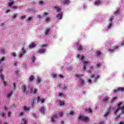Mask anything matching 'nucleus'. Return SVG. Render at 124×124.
Masks as SVG:
<instances>
[{
  "label": "nucleus",
  "mask_w": 124,
  "mask_h": 124,
  "mask_svg": "<svg viewBox=\"0 0 124 124\" xmlns=\"http://www.w3.org/2000/svg\"><path fill=\"white\" fill-rule=\"evenodd\" d=\"M49 21H50V17H47L45 19L46 23H48Z\"/></svg>",
  "instance_id": "37"
},
{
  "label": "nucleus",
  "mask_w": 124,
  "mask_h": 124,
  "mask_svg": "<svg viewBox=\"0 0 124 124\" xmlns=\"http://www.w3.org/2000/svg\"><path fill=\"white\" fill-rule=\"evenodd\" d=\"M84 66L83 68H82V70L83 71H84V70H86V65L87 64H89V61H84Z\"/></svg>",
  "instance_id": "9"
},
{
  "label": "nucleus",
  "mask_w": 124,
  "mask_h": 124,
  "mask_svg": "<svg viewBox=\"0 0 124 124\" xmlns=\"http://www.w3.org/2000/svg\"><path fill=\"white\" fill-rule=\"evenodd\" d=\"M117 99H118V98L117 97H114L112 98L110 100L111 104H113L115 102V101H116V100H117Z\"/></svg>",
  "instance_id": "16"
},
{
  "label": "nucleus",
  "mask_w": 124,
  "mask_h": 124,
  "mask_svg": "<svg viewBox=\"0 0 124 124\" xmlns=\"http://www.w3.org/2000/svg\"><path fill=\"white\" fill-rule=\"evenodd\" d=\"M15 3L14 1H12L11 2L9 3V6H10L11 8H13L14 9H17V8H18V7L16 6H12Z\"/></svg>",
  "instance_id": "5"
},
{
  "label": "nucleus",
  "mask_w": 124,
  "mask_h": 124,
  "mask_svg": "<svg viewBox=\"0 0 124 124\" xmlns=\"http://www.w3.org/2000/svg\"><path fill=\"white\" fill-rule=\"evenodd\" d=\"M8 117L10 118L11 117V111H9L8 112Z\"/></svg>",
  "instance_id": "45"
},
{
  "label": "nucleus",
  "mask_w": 124,
  "mask_h": 124,
  "mask_svg": "<svg viewBox=\"0 0 124 124\" xmlns=\"http://www.w3.org/2000/svg\"><path fill=\"white\" fill-rule=\"evenodd\" d=\"M45 48H43V49H40L38 50V53L39 54H43L45 53Z\"/></svg>",
  "instance_id": "13"
},
{
  "label": "nucleus",
  "mask_w": 124,
  "mask_h": 124,
  "mask_svg": "<svg viewBox=\"0 0 124 124\" xmlns=\"http://www.w3.org/2000/svg\"><path fill=\"white\" fill-rule=\"evenodd\" d=\"M34 80V76L31 75L30 77V82H32Z\"/></svg>",
  "instance_id": "23"
},
{
  "label": "nucleus",
  "mask_w": 124,
  "mask_h": 124,
  "mask_svg": "<svg viewBox=\"0 0 124 124\" xmlns=\"http://www.w3.org/2000/svg\"><path fill=\"white\" fill-rule=\"evenodd\" d=\"M5 60V57H3L0 60V63H1V62H3Z\"/></svg>",
  "instance_id": "38"
},
{
  "label": "nucleus",
  "mask_w": 124,
  "mask_h": 124,
  "mask_svg": "<svg viewBox=\"0 0 124 124\" xmlns=\"http://www.w3.org/2000/svg\"><path fill=\"white\" fill-rule=\"evenodd\" d=\"M78 51H82L83 50V46L82 45L77 46Z\"/></svg>",
  "instance_id": "21"
},
{
  "label": "nucleus",
  "mask_w": 124,
  "mask_h": 124,
  "mask_svg": "<svg viewBox=\"0 0 124 124\" xmlns=\"http://www.w3.org/2000/svg\"><path fill=\"white\" fill-rule=\"evenodd\" d=\"M40 112H41V113H45V108L44 107H41L40 108Z\"/></svg>",
  "instance_id": "20"
},
{
  "label": "nucleus",
  "mask_w": 124,
  "mask_h": 124,
  "mask_svg": "<svg viewBox=\"0 0 124 124\" xmlns=\"http://www.w3.org/2000/svg\"><path fill=\"white\" fill-rule=\"evenodd\" d=\"M26 18V16H22L20 17L21 20H24V19Z\"/></svg>",
  "instance_id": "43"
},
{
  "label": "nucleus",
  "mask_w": 124,
  "mask_h": 124,
  "mask_svg": "<svg viewBox=\"0 0 124 124\" xmlns=\"http://www.w3.org/2000/svg\"><path fill=\"white\" fill-rule=\"evenodd\" d=\"M63 3L64 4H69V0H64Z\"/></svg>",
  "instance_id": "30"
},
{
  "label": "nucleus",
  "mask_w": 124,
  "mask_h": 124,
  "mask_svg": "<svg viewBox=\"0 0 124 124\" xmlns=\"http://www.w3.org/2000/svg\"><path fill=\"white\" fill-rule=\"evenodd\" d=\"M59 116H60V118H62V116H63V113L62 112H60Z\"/></svg>",
  "instance_id": "42"
},
{
  "label": "nucleus",
  "mask_w": 124,
  "mask_h": 124,
  "mask_svg": "<svg viewBox=\"0 0 124 124\" xmlns=\"http://www.w3.org/2000/svg\"><path fill=\"white\" fill-rule=\"evenodd\" d=\"M54 9H56V12H60L62 9L61 8L59 7V6H53Z\"/></svg>",
  "instance_id": "11"
},
{
  "label": "nucleus",
  "mask_w": 124,
  "mask_h": 124,
  "mask_svg": "<svg viewBox=\"0 0 124 124\" xmlns=\"http://www.w3.org/2000/svg\"><path fill=\"white\" fill-rule=\"evenodd\" d=\"M37 93V89H34L33 91L34 94H35V93Z\"/></svg>",
  "instance_id": "46"
},
{
  "label": "nucleus",
  "mask_w": 124,
  "mask_h": 124,
  "mask_svg": "<svg viewBox=\"0 0 124 124\" xmlns=\"http://www.w3.org/2000/svg\"><path fill=\"white\" fill-rule=\"evenodd\" d=\"M120 117H121V115H117L115 118V120H118V119H119V118H120Z\"/></svg>",
  "instance_id": "50"
},
{
  "label": "nucleus",
  "mask_w": 124,
  "mask_h": 124,
  "mask_svg": "<svg viewBox=\"0 0 124 124\" xmlns=\"http://www.w3.org/2000/svg\"><path fill=\"white\" fill-rule=\"evenodd\" d=\"M118 91L119 92H124V88L120 87V88H118Z\"/></svg>",
  "instance_id": "26"
},
{
  "label": "nucleus",
  "mask_w": 124,
  "mask_h": 124,
  "mask_svg": "<svg viewBox=\"0 0 124 124\" xmlns=\"http://www.w3.org/2000/svg\"><path fill=\"white\" fill-rule=\"evenodd\" d=\"M14 87L15 90H16V83H14Z\"/></svg>",
  "instance_id": "57"
},
{
  "label": "nucleus",
  "mask_w": 124,
  "mask_h": 124,
  "mask_svg": "<svg viewBox=\"0 0 124 124\" xmlns=\"http://www.w3.org/2000/svg\"><path fill=\"white\" fill-rule=\"evenodd\" d=\"M0 76H1V79H2V80H3V79H4V78L3 77V75L2 74H1L0 75Z\"/></svg>",
  "instance_id": "54"
},
{
  "label": "nucleus",
  "mask_w": 124,
  "mask_h": 124,
  "mask_svg": "<svg viewBox=\"0 0 124 124\" xmlns=\"http://www.w3.org/2000/svg\"><path fill=\"white\" fill-rule=\"evenodd\" d=\"M101 2V1H100V0H98V1H96L95 2V4L96 5H98V4H100V3Z\"/></svg>",
  "instance_id": "33"
},
{
  "label": "nucleus",
  "mask_w": 124,
  "mask_h": 124,
  "mask_svg": "<svg viewBox=\"0 0 124 124\" xmlns=\"http://www.w3.org/2000/svg\"><path fill=\"white\" fill-rule=\"evenodd\" d=\"M36 46V44L35 42H32L31 44L29 45V48L31 49L32 48H34Z\"/></svg>",
  "instance_id": "10"
},
{
  "label": "nucleus",
  "mask_w": 124,
  "mask_h": 124,
  "mask_svg": "<svg viewBox=\"0 0 124 124\" xmlns=\"http://www.w3.org/2000/svg\"><path fill=\"white\" fill-rule=\"evenodd\" d=\"M50 29H46L45 31L46 35H48V34H49V33H50Z\"/></svg>",
  "instance_id": "22"
},
{
  "label": "nucleus",
  "mask_w": 124,
  "mask_h": 124,
  "mask_svg": "<svg viewBox=\"0 0 124 124\" xmlns=\"http://www.w3.org/2000/svg\"><path fill=\"white\" fill-rule=\"evenodd\" d=\"M47 46V44L46 45H43L41 46V48H43V47H46Z\"/></svg>",
  "instance_id": "48"
},
{
  "label": "nucleus",
  "mask_w": 124,
  "mask_h": 124,
  "mask_svg": "<svg viewBox=\"0 0 124 124\" xmlns=\"http://www.w3.org/2000/svg\"><path fill=\"white\" fill-rule=\"evenodd\" d=\"M104 124V122H99V124Z\"/></svg>",
  "instance_id": "64"
},
{
  "label": "nucleus",
  "mask_w": 124,
  "mask_h": 124,
  "mask_svg": "<svg viewBox=\"0 0 124 124\" xmlns=\"http://www.w3.org/2000/svg\"><path fill=\"white\" fill-rule=\"evenodd\" d=\"M38 101H41L42 103H44L45 100L44 99H41L40 97H38Z\"/></svg>",
  "instance_id": "24"
},
{
  "label": "nucleus",
  "mask_w": 124,
  "mask_h": 124,
  "mask_svg": "<svg viewBox=\"0 0 124 124\" xmlns=\"http://www.w3.org/2000/svg\"><path fill=\"white\" fill-rule=\"evenodd\" d=\"M87 82L89 83V84H92V79L91 78L88 79Z\"/></svg>",
  "instance_id": "41"
},
{
  "label": "nucleus",
  "mask_w": 124,
  "mask_h": 124,
  "mask_svg": "<svg viewBox=\"0 0 124 124\" xmlns=\"http://www.w3.org/2000/svg\"><path fill=\"white\" fill-rule=\"evenodd\" d=\"M8 12H10V10H7L5 12V13H8Z\"/></svg>",
  "instance_id": "62"
},
{
  "label": "nucleus",
  "mask_w": 124,
  "mask_h": 124,
  "mask_svg": "<svg viewBox=\"0 0 124 124\" xmlns=\"http://www.w3.org/2000/svg\"><path fill=\"white\" fill-rule=\"evenodd\" d=\"M59 119V116L58 114H55L53 117H51L52 123H55V120H58Z\"/></svg>",
  "instance_id": "6"
},
{
  "label": "nucleus",
  "mask_w": 124,
  "mask_h": 124,
  "mask_svg": "<svg viewBox=\"0 0 124 124\" xmlns=\"http://www.w3.org/2000/svg\"><path fill=\"white\" fill-rule=\"evenodd\" d=\"M57 17L58 18V19H59V20L62 19V13L58 14L57 16Z\"/></svg>",
  "instance_id": "15"
},
{
  "label": "nucleus",
  "mask_w": 124,
  "mask_h": 124,
  "mask_svg": "<svg viewBox=\"0 0 124 124\" xmlns=\"http://www.w3.org/2000/svg\"><path fill=\"white\" fill-rule=\"evenodd\" d=\"M76 76L78 78H79L80 80V83L82 85V86H84V85H85V80H84L82 79H81V77H82V76H84V75L82 74V75H78V74H76Z\"/></svg>",
  "instance_id": "3"
},
{
  "label": "nucleus",
  "mask_w": 124,
  "mask_h": 124,
  "mask_svg": "<svg viewBox=\"0 0 124 124\" xmlns=\"http://www.w3.org/2000/svg\"><path fill=\"white\" fill-rule=\"evenodd\" d=\"M74 114V112H73V111H71V112L70 113V115H73Z\"/></svg>",
  "instance_id": "56"
},
{
  "label": "nucleus",
  "mask_w": 124,
  "mask_h": 124,
  "mask_svg": "<svg viewBox=\"0 0 124 124\" xmlns=\"http://www.w3.org/2000/svg\"><path fill=\"white\" fill-rule=\"evenodd\" d=\"M27 88L25 85H22V90L23 93H27Z\"/></svg>",
  "instance_id": "17"
},
{
  "label": "nucleus",
  "mask_w": 124,
  "mask_h": 124,
  "mask_svg": "<svg viewBox=\"0 0 124 124\" xmlns=\"http://www.w3.org/2000/svg\"><path fill=\"white\" fill-rule=\"evenodd\" d=\"M59 96L62 97V96H63V94L62 93H59Z\"/></svg>",
  "instance_id": "52"
},
{
  "label": "nucleus",
  "mask_w": 124,
  "mask_h": 124,
  "mask_svg": "<svg viewBox=\"0 0 124 124\" xmlns=\"http://www.w3.org/2000/svg\"><path fill=\"white\" fill-rule=\"evenodd\" d=\"M0 51L1 52V54H5V49H3V48L1 49L0 50Z\"/></svg>",
  "instance_id": "35"
},
{
  "label": "nucleus",
  "mask_w": 124,
  "mask_h": 124,
  "mask_svg": "<svg viewBox=\"0 0 124 124\" xmlns=\"http://www.w3.org/2000/svg\"><path fill=\"white\" fill-rule=\"evenodd\" d=\"M12 55H13V57H16V53H12Z\"/></svg>",
  "instance_id": "59"
},
{
  "label": "nucleus",
  "mask_w": 124,
  "mask_h": 124,
  "mask_svg": "<svg viewBox=\"0 0 124 124\" xmlns=\"http://www.w3.org/2000/svg\"><path fill=\"white\" fill-rule=\"evenodd\" d=\"M63 90H67V87H66V86H64V87H63Z\"/></svg>",
  "instance_id": "60"
},
{
  "label": "nucleus",
  "mask_w": 124,
  "mask_h": 124,
  "mask_svg": "<svg viewBox=\"0 0 124 124\" xmlns=\"http://www.w3.org/2000/svg\"><path fill=\"white\" fill-rule=\"evenodd\" d=\"M118 92H119V91H118V89H117V90H115L114 91V93H118Z\"/></svg>",
  "instance_id": "58"
},
{
  "label": "nucleus",
  "mask_w": 124,
  "mask_h": 124,
  "mask_svg": "<svg viewBox=\"0 0 124 124\" xmlns=\"http://www.w3.org/2000/svg\"><path fill=\"white\" fill-rule=\"evenodd\" d=\"M115 109V108H114V107H109L108 108V111L105 115H104V117L105 118H106V117H107V116L110 115V112H111V111H113V110H114Z\"/></svg>",
  "instance_id": "4"
},
{
  "label": "nucleus",
  "mask_w": 124,
  "mask_h": 124,
  "mask_svg": "<svg viewBox=\"0 0 124 124\" xmlns=\"http://www.w3.org/2000/svg\"><path fill=\"white\" fill-rule=\"evenodd\" d=\"M102 65V64H101L100 63H97V64L96 65V68H99V67H101Z\"/></svg>",
  "instance_id": "29"
},
{
  "label": "nucleus",
  "mask_w": 124,
  "mask_h": 124,
  "mask_svg": "<svg viewBox=\"0 0 124 124\" xmlns=\"http://www.w3.org/2000/svg\"><path fill=\"white\" fill-rule=\"evenodd\" d=\"M114 19V17H111L110 19V20H109V21H110V22L109 23V25H108V29H110L111 28V27H112V22H113V19Z\"/></svg>",
  "instance_id": "8"
},
{
  "label": "nucleus",
  "mask_w": 124,
  "mask_h": 124,
  "mask_svg": "<svg viewBox=\"0 0 124 124\" xmlns=\"http://www.w3.org/2000/svg\"><path fill=\"white\" fill-rule=\"evenodd\" d=\"M37 18H39V19H41V16L40 15H38L37 16Z\"/></svg>",
  "instance_id": "51"
},
{
  "label": "nucleus",
  "mask_w": 124,
  "mask_h": 124,
  "mask_svg": "<svg viewBox=\"0 0 124 124\" xmlns=\"http://www.w3.org/2000/svg\"><path fill=\"white\" fill-rule=\"evenodd\" d=\"M77 57L79 58L80 61H83V60H84V59L85 58V57L84 56L80 55V54L78 55Z\"/></svg>",
  "instance_id": "18"
},
{
  "label": "nucleus",
  "mask_w": 124,
  "mask_h": 124,
  "mask_svg": "<svg viewBox=\"0 0 124 124\" xmlns=\"http://www.w3.org/2000/svg\"><path fill=\"white\" fill-rule=\"evenodd\" d=\"M24 110H25V111H29V110H30V108H28L26 106H24Z\"/></svg>",
  "instance_id": "31"
},
{
  "label": "nucleus",
  "mask_w": 124,
  "mask_h": 124,
  "mask_svg": "<svg viewBox=\"0 0 124 124\" xmlns=\"http://www.w3.org/2000/svg\"><path fill=\"white\" fill-rule=\"evenodd\" d=\"M85 111L86 112H88L89 113H92V108H86L85 109Z\"/></svg>",
  "instance_id": "27"
},
{
  "label": "nucleus",
  "mask_w": 124,
  "mask_h": 124,
  "mask_svg": "<svg viewBox=\"0 0 124 124\" xmlns=\"http://www.w3.org/2000/svg\"><path fill=\"white\" fill-rule=\"evenodd\" d=\"M22 53H20V55H19V56L20 57V58H22V57H23V55H24V54H26V50H25V49H24V47L22 48Z\"/></svg>",
  "instance_id": "19"
},
{
  "label": "nucleus",
  "mask_w": 124,
  "mask_h": 124,
  "mask_svg": "<svg viewBox=\"0 0 124 124\" xmlns=\"http://www.w3.org/2000/svg\"><path fill=\"white\" fill-rule=\"evenodd\" d=\"M124 41H122L121 42V46H123V45H124Z\"/></svg>",
  "instance_id": "55"
},
{
  "label": "nucleus",
  "mask_w": 124,
  "mask_h": 124,
  "mask_svg": "<svg viewBox=\"0 0 124 124\" xmlns=\"http://www.w3.org/2000/svg\"><path fill=\"white\" fill-rule=\"evenodd\" d=\"M78 119L80 120V121H83V122H85L86 123L90 122V118L85 116L79 115Z\"/></svg>",
  "instance_id": "2"
},
{
  "label": "nucleus",
  "mask_w": 124,
  "mask_h": 124,
  "mask_svg": "<svg viewBox=\"0 0 124 124\" xmlns=\"http://www.w3.org/2000/svg\"><path fill=\"white\" fill-rule=\"evenodd\" d=\"M35 103V98L32 99L31 100V107H30V108H32Z\"/></svg>",
  "instance_id": "12"
},
{
  "label": "nucleus",
  "mask_w": 124,
  "mask_h": 124,
  "mask_svg": "<svg viewBox=\"0 0 124 124\" xmlns=\"http://www.w3.org/2000/svg\"><path fill=\"white\" fill-rule=\"evenodd\" d=\"M118 124H124V122H121Z\"/></svg>",
  "instance_id": "63"
},
{
  "label": "nucleus",
  "mask_w": 124,
  "mask_h": 124,
  "mask_svg": "<svg viewBox=\"0 0 124 124\" xmlns=\"http://www.w3.org/2000/svg\"><path fill=\"white\" fill-rule=\"evenodd\" d=\"M96 54L97 56H100V55H101V52L98 50L96 51Z\"/></svg>",
  "instance_id": "34"
},
{
  "label": "nucleus",
  "mask_w": 124,
  "mask_h": 124,
  "mask_svg": "<svg viewBox=\"0 0 124 124\" xmlns=\"http://www.w3.org/2000/svg\"><path fill=\"white\" fill-rule=\"evenodd\" d=\"M120 11V9H117L116 10V12L114 13V15H118L117 13H119V12Z\"/></svg>",
  "instance_id": "39"
},
{
  "label": "nucleus",
  "mask_w": 124,
  "mask_h": 124,
  "mask_svg": "<svg viewBox=\"0 0 124 124\" xmlns=\"http://www.w3.org/2000/svg\"><path fill=\"white\" fill-rule=\"evenodd\" d=\"M117 49H119V46H113L112 47V49H108V51L109 52H114V51H115V50H117Z\"/></svg>",
  "instance_id": "7"
},
{
  "label": "nucleus",
  "mask_w": 124,
  "mask_h": 124,
  "mask_svg": "<svg viewBox=\"0 0 124 124\" xmlns=\"http://www.w3.org/2000/svg\"><path fill=\"white\" fill-rule=\"evenodd\" d=\"M32 18V17H28V19L26 20L27 22H29V21H31V20Z\"/></svg>",
  "instance_id": "44"
},
{
  "label": "nucleus",
  "mask_w": 124,
  "mask_h": 124,
  "mask_svg": "<svg viewBox=\"0 0 124 124\" xmlns=\"http://www.w3.org/2000/svg\"><path fill=\"white\" fill-rule=\"evenodd\" d=\"M61 106H63L64 105V102L63 101H61L60 102Z\"/></svg>",
  "instance_id": "40"
},
{
  "label": "nucleus",
  "mask_w": 124,
  "mask_h": 124,
  "mask_svg": "<svg viewBox=\"0 0 124 124\" xmlns=\"http://www.w3.org/2000/svg\"><path fill=\"white\" fill-rule=\"evenodd\" d=\"M109 100V98L107 97H105L103 99V102H106V101H108V100Z\"/></svg>",
  "instance_id": "28"
},
{
  "label": "nucleus",
  "mask_w": 124,
  "mask_h": 124,
  "mask_svg": "<svg viewBox=\"0 0 124 124\" xmlns=\"http://www.w3.org/2000/svg\"><path fill=\"white\" fill-rule=\"evenodd\" d=\"M32 62H35V56H32Z\"/></svg>",
  "instance_id": "36"
},
{
  "label": "nucleus",
  "mask_w": 124,
  "mask_h": 124,
  "mask_svg": "<svg viewBox=\"0 0 124 124\" xmlns=\"http://www.w3.org/2000/svg\"><path fill=\"white\" fill-rule=\"evenodd\" d=\"M95 75H94V74H93V75H92L91 76V78H94V77H95Z\"/></svg>",
  "instance_id": "53"
},
{
  "label": "nucleus",
  "mask_w": 124,
  "mask_h": 124,
  "mask_svg": "<svg viewBox=\"0 0 124 124\" xmlns=\"http://www.w3.org/2000/svg\"><path fill=\"white\" fill-rule=\"evenodd\" d=\"M59 77H60V78H62V77H63L62 76V75H59Z\"/></svg>",
  "instance_id": "61"
},
{
  "label": "nucleus",
  "mask_w": 124,
  "mask_h": 124,
  "mask_svg": "<svg viewBox=\"0 0 124 124\" xmlns=\"http://www.w3.org/2000/svg\"><path fill=\"white\" fill-rule=\"evenodd\" d=\"M123 105V103H120L119 104H118V108L114 112L115 114H117L118 112H119V110H121V114H124V106L123 107H121Z\"/></svg>",
  "instance_id": "1"
},
{
  "label": "nucleus",
  "mask_w": 124,
  "mask_h": 124,
  "mask_svg": "<svg viewBox=\"0 0 124 124\" xmlns=\"http://www.w3.org/2000/svg\"><path fill=\"white\" fill-rule=\"evenodd\" d=\"M98 78H99V75H97L96 77H95L94 78L95 80H97V79H98Z\"/></svg>",
  "instance_id": "47"
},
{
  "label": "nucleus",
  "mask_w": 124,
  "mask_h": 124,
  "mask_svg": "<svg viewBox=\"0 0 124 124\" xmlns=\"http://www.w3.org/2000/svg\"><path fill=\"white\" fill-rule=\"evenodd\" d=\"M13 93V91H12L10 93H8V94L7 95V98H9V97H10V96H11L12 95Z\"/></svg>",
  "instance_id": "25"
},
{
  "label": "nucleus",
  "mask_w": 124,
  "mask_h": 124,
  "mask_svg": "<svg viewBox=\"0 0 124 124\" xmlns=\"http://www.w3.org/2000/svg\"><path fill=\"white\" fill-rule=\"evenodd\" d=\"M39 4H40L41 5H45V3H44L43 1H39Z\"/></svg>",
  "instance_id": "32"
},
{
  "label": "nucleus",
  "mask_w": 124,
  "mask_h": 124,
  "mask_svg": "<svg viewBox=\"0 0 124 124\" xmlns=\"http://www.w3.org/2000/svg\"><path fill=\"white\" fill-rule=\"evenodd\" d=\"M42 81V78H41L38 77V78L36 79V83L38 84H40V83H41Z\"/></svg>",
  "instance_id": "14"
},
{
  "label": "nucleus",
  "mask_w": 124,
  "mask_h": 124,
  "mask_svg": "<svg viewBox=\"0 0 124 124\" xmlns=\"http://www.w3.org/2000/svg\"><path fill=\"white\" fill-rule=\"evenodd\" d=\"M17 17V15L16 14H15L14 15V16L12 17V18H13V19H15V18H16Z\"/></svg>",
  "instance_id": "49"
}]
</instances>
